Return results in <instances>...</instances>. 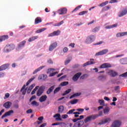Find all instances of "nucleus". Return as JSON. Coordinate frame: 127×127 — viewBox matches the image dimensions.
<instances>
[{
  "instance_id": "1",
  "label": "nucleus",
  "mask_w": 127,
  "mask_h": 127,
  "mask_svg": "<svg viewBox=\"0 0 127 127\" xmlns=\"http://www.w3.org/2000/svg\"><path fill=\"white\" fill-rule=\"evenodd\" d=\"M83 119H84V116L81 115V116H79V118H75V119H72V122L73 123H76V122H78V121H79L78 122L74 124L73 127H82V126H83V125H84V121H83V120H83Z\"/></svg>"
},
{
  "instance_id": "2",
  "label": "nucleus",
  "mask_w": 127,
  "mask_h": 127,
  "mask_svg": "<svg viewBox=\"0 0 127 127\" xmlns=\"http://www.w3.org/2000/svg\"><path fill=\"white\" fill-rule=\"evenodd\" d=\"M99 118V116H98V114H94L91 115L90 116H88L86 117L84 120V122L85 124H87V123H90L92 122V120L94 121V120H96V119Z\"/></svg>"
},
{
  "instance_id": "3",
  "label": "nucleus",
  "mask_w": 127,
  "mask_h": 127,
  "mask_svg": "<svg viewBox=\"0 0 127 127\" xmlns=\"http://www.w3.org/2000/svg\"><path fill=\"white\" fill-rule=\"evenodd\" d=\"M15 48V46L13 44H7L4 48V52H9Z\"/></svg>"
},
{
  "instance_id": "4",
  "label": "nucleus",
  "mask_w": 127,
  "mask_h": 127,
  "mask_svg": "<svg viewBox=\"0 0 127 127\" xmlns=\"http://www.w3.org/2000/svg\"><path fill=\"white\" fill-rule=\"evenodd\" d=\"M95 39H96V38L95 37L94 35L88 36L86 37L85 43L87 44H90V43H92V42H93Z\"/></svg>"
},
{
  "instance_id": "5",
  "label": "nucleus",
  "mask_w": 127,
  "mask_h": 127,
  "mask_svg": "<svg viewBox=\"0 0 127 127\" xmlns=\"http://www.w3.org/2000/svg\"><path fill=\"white\" fill-rule=\"evenodd\" d=\"M45 89V87L44 86L40 87L39 89L37 91V96L38 97L41 96V95L43 94Z\"/></svg>"
},
{
  "instance_id": "6",
  "label": "nucleus",
  "mask_w": 127,
  "mask_h": 127,
  "mask_svg": "<svg viewBox=\"0 0 127 127\" xmlns=\"http://www.w3.org/2000/svg\"><path fill=\"white\" fill-rule=\"evenodd\" d=\"M67 8L65 7L61 8L59 9L57 12L60 14V15H63V14H66L67 13Z\"/></svg>"
},
{
  "instance_id": "7",
  "label": "nucleus",
  "mask_w": 127,
  "mask_h": 127,
  "mask_svg": "<svg viewBox=\"0 0 127 127\" xmlns=\"http://www.w3.org/2000/svg\"><path fill=\"white\" fill-rule=\"evenodd\" d=\"M109 52V50L104 49L102 51H101L98 53H96L95 56H100L101 55H105V54H107Z\"/></svg>"
},
{
  "instance_id": "8",
  "label": "nucleus",
  "mask_w": 127,
  "mask_h": 127,
  "mask_svg": "<svg viewBox=\"0 0 127 127\" xmlns=\"http://www.w3.org/2000/svg\"><path fill=\"white\" fill-rule=\"evenodd\" d=\"M81 75H82V72H78L77 73H76L73 77H72V80L73 81H74V82H76L77 81H78V79H79V78H80V76H81Z\"/></svg>"
},
{
  "instance_id": "9",
  "label": "nucleus",
  "mask_w": 127,
  "mask_h": 127,
  "mask_svg": "<svg viewBox=\"0 0 127 127\" xmlns=\"http://www.w3.org/2000/svg\"><path fill=\"white\" fill-rule=\"evenodd\" d=\"M122 125V122L119 120H116L112 124V127H120Z\"/></svg>"
},
{
  "instance_id": "10",
  "label": "nucleus",
  "mask_w": 127,
  "mask_h": 127,
  "mask_svg": "<svg viewBox=\"0 0 127 127\" xmlns=\"http://www.w3.org/2000/svg\"><path fill=\"white\" fill-rule=\"evenodd\" d=\"M112 64L109 63H104L100 66V69H104L105 68H111Z\"/></svg>"
},
{
  "instance_id": "11",
  "label": "nucleus",
  "mask_w": 127,
  "mask_h": 127,
  "mask_svg": "<svg viewBox=\"0 0 127 127\" xmlns=\"http://www.w3.org/2000/svg\"><path fill=\"white\" fill-rule=\"evenodd\" d=\"M59 34H60V31L58 30L56 31H54L53 33L48 35V37H51L52 36H58Z\"/></svg>"
},
{
  "instance_id": "12",
  "label": "nucleus",
  "mask_w": 127,
  "mask_h": 127,
  "mask_svg": "<svg viewBox=\"0 0 127 127\" xmlns=\"http://www.w3.org/2000/svg\"><path fill=\"white\" fill-rule=\"evenodd\" d=\"M95 63L94 61V59H91L90 61H88L83 64V67H86V66H88V65H92L93 64H95Z\"/></svg>"
},
{
  "instance_id": "13",
  "label": "nucleus",
  "mask_w": 127,
  "mask_h": 127,
  "mask_svg": "<svg viewBox=\"0 0 127 127\" xmlns=\"http://www.w3.org/2000/svg\"><path fill=\"white\" fill-rule=\"evenodd\" d=\"M10 64H5L0 66V71H3L5 69H7Z\"/></svg>"
},
{
  "instance_id": "14",
  "label": "nucleus",
  "mask_w": 127,
  "mask_h": 127,
  "mask_svg": "<svg viewBox=\"0 0 127 127\" xmlns=\"http://www.w3.org/2000/svg\"><path fill=\"white\" fill-rule=\"evenodd\" d=\"M25 43H26V42L25 41H23L21 42H20V44L18 45L16 50H19V49H21V48H22V47H24Z\"/></svg>"
},
{
  "instance_id": "15",
  "label": "nucleus",
  "mask_w": 127,
  "mask_h": 127,
  "mask_svg": "<svg viewBox=\"0 0 127 127\" xmlns=\"http://www.w3.org/2000/svg\"><path fill=\"white\" fill-rule=\"evenodd\" d=\"M109 122H111V119L110 118H107L104 119V120L100 122L99 123H98V125H105V124H107V123H109Z\"/></svg>"
},
{
  "instance_id": "16",
  "label": "nucleus",
  "mask_w": 127,
  "mask_h": 127,
  "mask_svg": "<svg viewBox=\"0 0 127 127\" xmlns=\"http://www.w3.org/2000/svg\"><path fill=\"white\" fill-rule=\"evenodd\" d=\"M127 14V8L124 9L123 11H122L119 14V17H122V16H124V15H126Z\"/></svg>"
},
{
  "instance_id": "17",
  "label": "nucleus",
  "mask_w": 127,
  "mask_h": 127,
  "mask_svg": "<svg viewBox=\"0 0 127 127\" xmlns=\"http://www.w3.org/2000/svg\"><path fill=\"white\" fill-rule=\"evenodd\" d=\"M47 100V95H45L42 96L39 99V102L41 103H43V102H45Z\"/></svg>"
},
{
  "instance_id": "18",
  "label": "nucleus",
  "mask_w": 127,
  "mask_h": 127,
  "mask_svg": "<svg viewBox=\"0 0 127 127\" xmlns=\"http://www.w3.org/2000/svg\"><path fill=\"white\" fill-rule=\"evenodd\" d=\"M11 114H13V110H10L7 112L5 113V114H4L2 117L1 119H3L4 118H5V117H7V116H10Z\"/></svg>"
},
{
  "instance_id": "19",
  "label": "nucleus",
  "mask_w": 127,
  "mask_h": 127,
  "mask_svg": "<svg viewBox=\"0 0 127 127\" xmlns=\"http://www.w3.org/2000/svg\"><path fill=\"white\" fill-rule=\"evenodd\" d=\"M56 47H57V42H55L53 44H52L49 48V51H52V50H53V49H54V48H56Z\"/></svg>"
},
{
  "instance_id": "20",
  "label": "nucleus",
  "mask_w": 127,
  "mask_h": 127,
  "mask_svg": "<svg viewBox=\"0 0 127 127\" xmlns=\"http://www.w3.org/2000/svg\"><path fill=\"white\" fill-rule=\"evenodd\" d=\"M53 118H56V121L57 122H59V121H62V119H61V115L60 114H56L53 116Z\"/></svg>"
},
{
  "instance_id": "21",
  "label": "nucleus",
  "mask_w": 127,
  "mask_h": 127,
  "mask_svg": "<svg viewBox=\"0 0 127 127\" xmlns=\"http://www.w3.org/2000/svg\"><path fill=\"white\" fill-rule=\"evenodd\" d=\"M11 106V103L9 101H8L3 104V107L5 109H9Z\"/></svg>"
},
{
  "instance_id": "22",
  "label": "nucleus",
  "mask_w": 127,
  "mask_h": 127,
  "mask_svg": "<svg viewBox=\"0 0 127 127\" xmlns=\"http://www.w3.org/2000/svg\"><path fill=\"white\" fill-rule=\"evenodd\" d=\"M54 88H55V85H53V86H51V87H50L47 91V94L48 95H50V94H51V93H52V91H53V90H54Z\"/></svg>"
},
{
  "instance_id": "23",
  "label": "nucleus",
  "mask_w": 127,
  "mask_h": 127,
  "mask_svg": "<svg viewBox=\"0 0 127 127\" xmlns=\"http://www.w3.org/2000/svg\"><path fill=\"white\" fill-rule=\"evenodd\" d=\"M6 39H8V36L3 35L0 37V42H2V41L6 40Z\"/></svg>"
},
{
  "instance_id": "24",
  "label": "nucleus",
  "mask_w": 127,
  "mask_h": 127,
  "mask_svg": "<svg viewBox=\"0 0 127 127\" xmlns=\"http://www.w3.org/2000/svg\"><path fill=\"white\" fill-rule=\"evenodd\" d=\"M6 39H8V36L3 35L0 37V42H2V41L6 40Z\"/></svg>"
},
{
  "instance_id": "25",
  "label": "nucleus",
  "mask_w": 127,
  "mask_h": 127,
  "mask_svg": "<svg viewBox=\"0 0 127 127\" xmlns=\"http://www.w3.org/2000/svg\"><path fill=\"white\" fill-rule=\"evenodd\" d=\"M37 38H38V36H33L29 38L28 42H32V41H34V40H36V39H37Z\"/></svg>"
},
{
  "instance_id": "26",
  "label": "nucleus",
  "mask_w": 127,
  "mask_h": 127,
  "mask_svg": "<svg viewBox=\"0 0 127 127\" xmlns=\"http://www.w3.org/2000/svg\"><path fill=\"white\" fill-rule=\"evenodd\" d=\"M109 73L112 76V77H116V76L118 75V73L114 70L109 71Z\"/></svg>"
},
{
  "instance_id": "27",
  "label": "nucleus",
  "mask_w": 127,
  "mask_h": 127,
  "mask_svg": "<svg viewBox=\"0 0 127 127\" xmlns=\"http://www.w3.org/2000/svg\"><path fill=\"white\" fill-rule=\"evenodd\" d=\"M118 26V24H115L112 25L107 26L105 27L106 29H111V28H114V27H117Z\"/></svg>"
},
{
  "instance_id": "28",
  "label": "nucleus",
  "mask_w": 127,
  "mask_h": 127,
  "mask_svg": "<svg viewBox=\"0 0 127 127\" xmlns=\"http://www.w3.org/2000/svg\"><path fill=\"white\" fill-rule=\"evenodd\" d=\"M42 21L41 18L38 17L35 20V24H38V23H40Z\"/></svg>"
},
{
  "instance_id": "29",
  "label": "nucleus",
  "mask_w": 127,
  "mask_h": 127,
  "mask_svg": "<svg viewBox=\"0 0 127 127\" xmlns=\"http://www.w3.org/2000/svg\"><path fill=\"white\" fill-rule=\"evenodd\" d=\"M43 68H44V66H40V67L35 69V70L33 72V74H36V73H37V72H39V71H40L41 70H42V69H43Z\"/></svg>"
},
{
  "instance_id": "30",
  "label": "nucleus",
  "mask_w": 127,
  "mask_h": 127,
  "mask_svg": "<svg viewBox=\"0 0 127 127\" xmlns=\"http://www.w3.org/2000/svg\"><path fill=\"white\" fill-rule=\"evenodd\" d=\"M120 63L121 64H127V58L122 59L120 60Z\"/></svg>"
},
{
  "instance_id": "31",
  "label": "nucleus",
  "mask_w": 127,
  "mask_h": 127,
  "mask_svg": "<svg viewBox=\"0 0 127 127\" xmlns=\"http://www.w3.org/2000/svg\"><path fill=\"white\" fill-rule=\"evenodd\" d=\"M64 112V106H60L59 107V110L58 113H60V114H61Z\"/></svg>"
},
{
  "instance_id": "32",
  "label": "nucleus",
  "mask_w": 127,
  "mask_h": 127,
  "mask_svg": "<svg viewBox=\"0 0 127 127\" xmlns=\"http://www.w3.org/2000/svg\"><path fill=\"white\" fill-rule=\"evenodd\" d=\"M47 28H43L42 29H40L39 30H37L36 31V33H40L41 32H43V31H45L46 30Z\"/></svg>"
},
{
  "instance_id": "33",
  "label": "nucleus",
  "mask_w": 127,
  "mask_h": 127,
  "mask_svg": "<svg viewBox=\"0 0 127 127\" xmlns=\"http://www.w3.org/2000/svg\"><path fill=\"white\" fill-rule=\"evenodd\" d=\"M72 89H68L63 94L62 96H66V95H68V94H69V93H70Z\"/></svg>"
},
{
  "instance_id": "34",
  "label": "nucleus",
  "mask_w": 127,
  "mask_h": 127,
  "mask_svg": "<svg viewBox=\"0 0 127 127\" xmlns=\"http://www.w3.org/2000/svg\"><path fill=\"white\" fill-rule=\"evenodd\" d=\"M75 111H76V109H71L68 112H67V115H73L75 112Z\"/></svg>"
},
{
  "instance_id": "35",
  "label": "nucleus",
  "mask_w": 127,
  "mask_h": 127,
  "mask_svg": "<svg viewBox=\"0 0 127 127\" xmlns=\"http://www.w3.org/2000/svg\"><path fill=\"white\" fill-rule=\"evenodd\" d=\"M109 3V1H106L105 2H102L100 4L98 5V6H101L103 7V6H105V5H107Z\"/></svg>"
},
{
  "instance_id": "36",
  "label": "nucleus",
  "mask_w": 127,
  "mask_h": 127,
  "mask_svg": "<svg viewBox=\"0 0 127 127\" xmlns=\"http://www.w3.org/2000/svg\"><path fill=\"white\" fill-rule=\"evenodd\" d=\"M111 8V5H107L104 7L102 9L103 11H106L107 10H109Z\"/></svg>"
},
{
  "instance_id": "37",
  "label": "nucleus",
  "mask_w": 127,
  "mask_h": 127,
  "mask_svg": "<svg viewBox=\"0 0 127 127\" xmlns=\"http://www.w3.org/2000/svg\"><path fill=\"white\" fill-rule=\"evenodd\" d=\"M81 95L80 93H75L71 95L69 99H73V98H75V97H79Z\"/></svg>"
},
{
  "instance_id": "38",
  "label": "nucleus",
  "mask_w": 127,
  "mask_h": 127,
  "mask_svg": "<svg viewBox=\"0 0 127 127\" xmlns=\"http://www.w3.org/2000/svg\"><path fill=\"white\" fill-rule=\"evenodd\" d=\"M82 7V5H78V6L76 7L72 11V13H73L74 11H76L77 10H79L80 8Z\"/></svg>"
},
{
  "instance_id": "39",
  "label": "nucleus",
  "mask_w": 127,
  "mask_h": 127,
  "mask_svg": "<svg viewBox=\"0 0 127 127\" xmlns=\"http://www.w3.org/2000/svg\"><path fill=\"white\" fill-rule=\"evenodd\" d=\"M34 87H35V84H32L30 85V86L28 89V92H31V90H32Z\"/></svg>"
},
{
  "instance_id": "40",
  "label": "nucleus",
  "mask_w": 127,
  "mask_h": 127,
  "mask_svg": "<svg viewBox=\"0 0 127 127\" xmlns=\"http://www.w3.org/2000/svg\"><path fill=\"white\" fill-rule=\"evenodd\" d=\"M38 88H39V86H36L35 88L32 90L31 94L32 95H34V94H35V92H36V91H37V90L38 89Z\"/></svg>"
},
{
  "instance_id": "41",
  "label": "nucleus",
  "mask_w": 127,
  "mask_h": 127,
  "mask_svg": "<svg viewBox=\"0 0 127 127\" xmlns=\"http://www.w3.org/2000/svg\"><path fill=\"white\" fill-rule=\"evenodd\" d=\"M34 79H35V77H32L31 79H30L26 83V86H28V85H29V84L32 82Z\"/></svg>"
},
{
  "instance_id": "42",
  "label": "nucleus",
  "mask_w": 127,
  "mask_h": 127,
  "mask_svg": "<svg viewBox=\"0 0 127 127\" xmlns=\"http://www.w3.org/2000/svg\"><path fill=\"white\" fill-rule=\"evenodd\" d=\"M99 103L100 104V106H105V101L103 99H100L98 101Z\"/></svg>"
},
{
  "instance_id": "43",
  "label": "nucleus",
  "mask_w": 127,
  "mask_h": 127,
  "mask_svg": "<svg viewBox=\"0 0 127 127\" xmlns=\"http://www.w3.org/2000/svg\"><path fill=\"white\" fill-rule=\"evenodd\" d=\"M103 112H104V114H108L109 113V112H110V108H109V107L105 108L104 109Z\"/></svg>"
},
{
  "instance_id": "44",
  "label": "nucleus",
  "mask_w": 127,
  "mask_h": 127,
  "mask_svg": "<svg viewBox=\"0 0 127 127\" xmlns=\"http://www.w3.org/2000/svg\"><path fill=\"white\" fill-rule=\"evenodd\" d=\"M60 90H61V87H59L56 88L55 90L54 91V94H57V93H58V92H59V91H60Z\"/></svg>"
},
{
  "instance_id": "45",
  "label": "nucleus",
  "mask_w": 127,
  "mask_h": 127,
  "mask_svg": "<svg viewBox=\"0 0 127 127\" xmlns=\"http://www.w3.org/2000/svg\"><path fill=\"white\" fill-rule=\"evenodd\" d=\"M31 105H32L33 106H36V107H38V106H39V103L35 101H34L32 102Z\"/></svg>"
},
{
  "instance_id": "46",
  "label": "nucleus",
  "mask_w": 127,
  "mask_h": 127,
  "mask_svg": "<svg viewBox=\"0 0 127 127\" xmlns=\"http://www.w3.org/2000/svg\"><path fill=\"white\" fill-rule=\"evenodd\" d=\"M99 30H100V27H96L92 30V32L96 33Z\"/></svg>"
},
{
  "instance_id": "47",
  "label": "nucleus",
  "mask_w": 127,
  "mask_h": 127,
  "mask_svg": "<svg viewBox=\"0 0 127 127\" xmlns=\"http://www.w3.org/2000/svg\"><path fill=\"white\" fill-rule=\"evenodd\" d=\"M78 103V99H74L70 101V104L71 105H74L75 104H77Z\"/></svg>"
},
{
  "instance_id": "48",
  "label": "nucleus",
  "mask_w": 127,
  "mask_h": 127,
  "mask_svg": "<svg viewBox=\"0 0 127 127\" xmlns=\"http://www.w3.org/2000/svg\"><path fill=\"white\" fill-rule=\"evenodd\" d=\"M68 84H69V82H68L67 81H64L61 83V86H62V87H63L64 86H67Z\"/></svg>"
},
{
  "instance_id": "49",
  "label": "nucleus",
  "mask_w": 127,
  "mask_h": 127,
  "mask_svg": "<svg viewBox=\"0 0 127 127\" xmlns=\"http://www.w3.org/2000/svg\"><path fill=\"white\" fill-rule=\"evenodd\" d=\"M86 13H88V11H82L78 13V15H84Z\"/></svg>"
},
{
  "instance_id": "50",
  "label": "nucleus",
  "mask_w": 127,
  "mask_h": 127,
  "mask_svg": "<svg viewBox=\"0 0 127 127\" xmlns=\"http://www.w3.org/2000/svg\"><path fill=\"white\" fill-rule=\"evenodd\" d=\"M63 23H64V21H62L59 23L55 24L54 26H60V25H62V24H63Z\"/></svg>"
},
{
  "instance_id": "51",
  "label": "nucleus",
  "mask_w": 127,
  "mask_h": 127,
  "mask_svg": "<svg viewBox=\"0 0 127 127\" xmlns=\"http://www.w3.org/2000/svg\"><path fill=\"white\" fill-rule=\"evenodd\" d=\"M56 74H58V71H55L54 72H53V73H51L49 75V77H53V76H55V75H56Z\"/></svg>"
},
{
  "instance_id": "52",
  "label": "nucleus",
  "mask_w": 127,
  "mask_h": 127,
  "mask_svg": "<svg viewBox=\"0 0 127 127\" xmlns=\"http://www.w3.org/2000/svg\"><path fill=\"white\" fill-rule=\"evenodd\" d=\"M119 76L126 78V77H127V71L126 72H125L124 73H123L122 74L120 75Z\"/></svg>"
},
{
  "instance_id": "53",
  "label": "nucleus",
  "mask_w": 127,
  "mask_h": 127,
  "mask_svg": "<svg viewBox=\"0 0 127 127\" xmlns=\"http://www.w3.org/2000/svg\"><path fill=\"white\" fill-rule=\"evenodd\" d=\"M64 124V123H53L52 124V126H59L60 125Z\"/></svg>"
},
{
  "instance_id": "54",
  "label": "nucleus",
  "mask_w": 127,
  "mask_h": 127,
  "mask_svg": "<svg viewBox=\"0 0 127 127\" xmlns=\"http://www.w3.org/2000/svg\"><path fill=\"white\" fill-rule=\"evenodd\" d=\"M117 37H122V36H124L123 33H118L116 35Z\"/></svg>"
},
{
  "instance_id": "55",
  "label": "nucleus",
  "mask_w": 127,
  "mask_h": 127,
  "mask_svg": "<svg viewBox=\"0 0 127 127\" xmlns=\"http://www.w3.org/2000/svg\"><path fill=\"white\" fill-rule=\"evenodd\" d=\"M68 50H69V49H68V48L64 47L63 49V52H64V53H67Z\"/></svg>"
},
{
  "instance_id": "56",
  "label": "nucleus",
  "mask_w": 127,
  "mask_h": 127,
  "mask_svg": "<svg viewBox=\"0 0 127 127\" xmlns=\"http://www.w3.org/2000/svg\"><path fill=\"white\" fill-rule=\"evenodd\" d=\"M56 69L55 68H49L48 69L47 73L48 74V73H50L51 72V71H56Z\"/></svg>"
},
{
  "instance_id": "57",
  "label": "nucleus",
  "mask_w": 127,
  "mask_h": 127,
  "mask_svg": "<svg viewBox=\"0 0 127 127\" xmlns=\"http://www.w3.org/2000/svg\"><path fill=\"white\" fill-rule=\"evenodd\" d=\"M65 78L66 75H63L59 79V81H62V80H63V79H65Z\"/></svg>"
},
{
  "instance_id": "58",
  "label": "nucleus",
  "mask_w": 127,
  "mask_h": 127,
  "mask_svg": "<svg viewBox=\"0 0 127 127\" xmlns=\"http://www.w3.org/2000/svg\"><path fill=\"white\" fill-rule=\"evenodd\" d=\"M34 99H36V96L35 95H33L31 98L29 100V102H31V101H32V100Z\"/></svg>"
},
{
  "instance_id": "59",
  "label": "nucleus",
  "mask_w": 127,
  "mask_h": 127,
  "mask_svg": "<svg viewBox=\"0 0 127 127\" xmlns=\"http://www.w3.org/2000/svg\"><path fill=\"white\" fill-rule=\"evenodd\" d=\"M67 118H68V115H66V114L63 115L62 116V119H67Z\"/></svg>"
},
{
  "instance_id": "60",
  "label": "nucleus",
  "mask_w": 127,
  "mask_h": 127,
  "mask_svg": "<svg viewBox=\"0 0 127 127\" xmlns=\"http://www.w3.org/2000/svg\"><path fill=\"white\" fill-rule=\"evenodd\" d=\"M98 78H99V80H103V79H106V76L101 75V76H99Z\"/></svg>"
},
{
  "instance_id": "61",
  "label": "nucleus",
  "mask_w": 127,
  "mask_h": 127,
  "mask_svg": "<svg viewBox=\"0 0 127 127\" xmlns=\"http://www.w3.org/2000/svg\"><path fill=\"white\" fill-rule=\"evenodd\" d=\"M38 120L40 122H42V121H43V120H44V117H40L39 118H38Z\"/></svg>"
},
{
  "instance_id": "62",
  "label": "nucleus",
  "mask_w": 127,
  "mask_h": 127,
  "mask_svg": "<svg viewBox=\"0 0 127 127\" xmlns=\"http://www.w3.org/2000/svg\"><path fill=\"white\" fill-rule=\"evenodd\" d=\"M103 41H100L97 43L94 44V45H100V44H103Z\"/></svg>"
},
{
  "instance_id": "63",
  "label": "nucleus",
  "mask_w": 127,
  "mask_h": 127,
  "mask_svg": "<svg viewBox=\"0 0 127 127\" xmlns=\"http://www.w3.org/2000/svg\"><path fill=\"white\" fill-rule=\"evenodd\" d=\"M13 107H14V108H15V109H18V108H19V106L18 105V104H14Z\"/></svg>"
},
{
  "instance_id": "64",
  "label": "nucleus",
  "mask_w": 127,
  "mask_h": 127,
  "mask_svg": "<svg viewBox=\"0 0 127 127\" xmlns=\"http://www.w3.org/2000/svg\"><path fill=\"white\" fill-rule=\"evenodd\" d=\"M115 2H118V1L117 0H111L110 1L109 3H114Z\"/></svg>"
}]
</instances>
